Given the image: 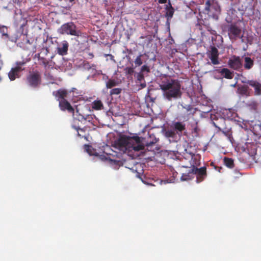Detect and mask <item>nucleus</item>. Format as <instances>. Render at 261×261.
Listing matches in <instances>:
<instances>
[{"mask_svg":"<svg viewBox=\"0 0 261 261\" xmlns=\"http://www.w3.org/2000/svg\"><path fill=\"white\" fill-rule=\"evenodd\" d=\"M235 35H239V34H237V33H236L234 34Z\"/></svg>","mask_w":261,"mask_h":261,"instance_id":"50","label":"nucleus"},{"mask_svg":"<svg viewBox=\"0 0 261 261\" xmlns=\"http://www.w3.org/2000/svg\"><path fill=\"white\" fill-rule=\"evenodd\" d=\"M83 118H84V120L86 119V118H84L83 116Z\"/></svg>","mask_w":261,"mask_h":261,"instance_id":"49","label":"nucleus"},{"mask_svg":"<svg viewBox=\"0 0 261 261\" xmlns=\"http://www.w3.org/2000/svg\"><path fill=\"white\" fill-rule=\"evenodd\" d=\"M245 80H247L246 79L245 77H244V79L243 81H245Z\"/></svg>","mask_w":261,"mask_h":261,"instance_id":"48","label":"nucleus"},{"mask_svg":"<svg viewBox=\"0 0 261 261\" xmlns=\"http://www.w3.org/2000/svg\"><path fill=\"white\" fill-rule=\"evenodd\" d=\"M59 106L61 110L63 111H67L69 113H74L73 108L66 99L60 100Z\"/></svg>","mask_w":261,"mask_h":261,"instance_id":"12","label":"nucleus"},{"mask_svg":"<svg viewBox=\"0 0 261 261\" xmlns=\"http://www.w3.org/2000/svg\"><path fill=\"white\" fill-rule=\"evenodd\" d=\"M220 73L225 78L227 79H232L233 78V73L227 68H223L220 71Z\"/></svg>","mask_w":261,"mask_h":261,"instance_id":"21","label":"nucleus"},{"mask_svg":"<svg viewBox=\"0 0 261 261\" xmlns=\"http://www.w3.org/2000/svg\"><path fill=\"white\" fill-rule=\"evenodd\" d=\"M200 155L199 154H191L190 165L192 168L197 167L200 165Z\"/></svg>","mask_w":261,"mask_h":261,"instance_id":"15","label":"nucleus"},{"mask_svg":"<svg viewBox=\"0 0 261 261\" xmlns=\"http://www.w3.org/2000/svg\"><path fill=\"white\" fill-rule=\"evenodd\" d=\"M114 153H110L113 156H116L117 158L120 159L122 156V153L120 152H117L116 151H113Z\"/></svg>","mask_w":261,"mask_h":261,"instance_id":"37","label":"nucleus"},{"mask_svg":"<svg viewBox=\"0 0 261 261\" xmlns=\"http://www.w3.org/2000/svg\"><path fill=\"white\" fill-rule=\"evenodd\" d=\"M85 150L90 154H92V150L93 149L91 146L89 145H85L84 146Z\"/></svg>","mask_w":261,"mask_h":261,"instance_id":"35","label":"nucleus"},{"mask_svg":"<svg viewBox=\"0 0 261 261\" xmlns=\"http://www.w3.org/2000/svg\"><path fill=\"white\" fill-rule=\"evenodd\" d=\"M27 81L31 87L36 88L41 83V75L39 71H35L30 73L27 77Z\"/></svg>","mask_w":261,"mask_h":261,"instance_id":"5","label":"nucleus"},{"mask_svg":"<svg viewBox=\"0 0 261 261\" xmlns=\"http://www.w3.org/2000/svg\"><path fill=\"white\" fill-rule=\"evenodd\" d=\"M20 30L21 31V33H23V32H25V33H27L28 30H27V22H23L21 24L20 26Z\"/></svg>","mask_w":261,"mask_h":261,"instance_id":"34","label":"nucleus"},{"mask_svg":"<svg viewBox=\"0 0 261 261\" xmlns=\"http://www.w3.org/2000/svg\"><path fill=\"white\" fill-rule=\"evenodd\" d=\"M228 65L231 68L239 71L242 67V63L240 57L233 56L228 61Z\"/></svg>","mask_w":261,"mask_h":261,"instance_id":"9","label":"nucleus"},{"mask_svg":"<svg viewBox=\"0 0 261 261\" xmlns=\"http://www.w3.org/2000/svg\"><path fill=\"white\" fill-rule=\"evenodd\" d=\"M196 29L197 31H200L201 33H205V32H212L213 29L209 25L205 24H198L196 25Z\"/></svg>","mask_w":261,"mask_h":261,"instance_id":"19","label":"nucleus"},{"mask_svg":"<svg viewBox=\"0 0 261 261\" xmlns=\"http://www.w3.org/2000/svg\"><path fill=\"white\" fill-rule=\"evenodd\" d=\"M249 85L245 84L237 88V93L243 96L249 97L253 95V91L249 88Z\"/></svg>","mask_w":261,"mask_h":261,"instance_id":"11","label":"nucleus"},{"mask_svg":"<svg viewBox=\"0 0 261 261\" xmlns=\"http://www.w3.org/2000/svg\"><path fill=\"white\" fill-rule=\"evenodd\" d=\"M143 138L139 136L129 137L122 135L115 142L114 147L120 151L126 152L127 150L138 151L144 149Z\"/></svg>","mask_w":261,"mask_h":261,"instance_id":"2","label":"nucleus"},{"mask_svg":"<svg viewBox=\"0 0 261 261\" xmlns=\"http://www.w3.org/2000/svg\"><path fill=\"white\" fill-rule=\"evenodd\" d=\"M159 87L163 92L164 97L169 101L181 96V85L177 80L165 75L162 77Z\"/></svg>","mask_w":261,"mask_h":261,"instance_id":"1","label":"nucleus"},{"mask_svg":"<svg viewBox=\"0 0 261 261\" xmlns=\"http://www.w3.org/2000/svg\"><path fill=\"white\" fill-rule=\"evenodd\" d=\"M141 86H142L143 87H144L145 86V85L141 84Z\"/></svg>","mask_w":261,"mask_h":261,"instance_id":"46","label":"nucleus"},{"mask_svg":"<svg viewBox=\"0 0 261 261\" xmlns=\"http://www.w3.org/2000/svg\"><path fill=\"white\" fill-rule=\"evenodd\" d=\"M244 27V23L241 21H238L233 23L224 24L222 25V29L223 32H228L229 33H241Z\"/></svg>","mask_w":261,"mask_h":261,"instance_id":"4","label":"nucleus"},{"mask_svg":"<svg viewBox=\"0 0 261 261\" xmlns=\"http://www.w3.org/2000/svg\"><path fill=\"white\" fill-rule=\"evenodd\" d=\"M244 62V66L247 70L251 69L254 65V61L250 57H245Z\"/></svg>","mask_w":261,"mask_h":261,"instance_id":"20","label":"nucleus"},{"mask_svg":"<svg viewBox=\"0 0 261 261\" xmlns=\"http://www.w3.org/2000/svg\"><path fill=\"white\" fill-rule=\"evenodd\" d=\"M208 57L211 60L212 63L214 65L219 64L218 60V50L215 47L213 46L211 48L210 53L208 54Z\"/></svg>","mask_w":261,"mask_h":261,"instance_id":"13","label":"nucleus"},{"mask_svg":"<svg viewBox=\"0 0 261 261\" xmlns=\"http://www.w3.org/2000/svg\"><path fill=\"white\" fill-rule=\"evenodd\" d=\"M193 172H192V169L188 173H183L181 176V180H188L193 178Z\"/></svg>","mask_w":261,"mask_h":261,"instance_id":"29","label":"nucleus"},{"mask_svg":"<svg viewBox=\"0 0 261 261\" xmlns=\"http://www.w3.org/2000/svg\"><path fill=\"white\" fill-rule=\"evenodd\" d=\"M111 162H114L115 164H118V163L120 162V161L117 160L115 159H110Z\"/></svg>","mask_w":261,"mask_h":261,"instance_id":"42","label":"nucleus"},{"mask_svg":"<svg viewBox=\"0 0 261 261\" xmlns=\"http://www.w3.org/2000/svg\"><path fill=\"white\" fill-rule=\"evenodd\" d=\"M141 71V72L146 71L149 72L150 71V69L148 66L146 65H144L142 66Z\"/></svg>","mask_w":261,"mask_h":261,"instance_id":"39","label":"nucleus"},{"mask_svg":"<svg viewBox=\"0 0 261 261\" xmlns=\"http://www.w3.org/2000/svg\"><path fill=\"white\" fill-rule=\"evenodd\" d=\"M144 79V75L143 74L139 73L137 75V80L139 81H141Z\"/></svg>","mask_w":261,"mask_h":261,"instance_id":"40","label":"nucleus"},{"mask_svg":"<svg viewBox=\"0 0 261 261\" xmlns=\"http://www.w3.org/2000/svg\"><path fill=\"white\" fill-rule=\"evenodd\" d=\"M26 62L20 61L16 63V66L12 68L8 73V76L11 81L15 80L17 77H19V73L24 70V65Z\"/></svg>","mask_w":261,"mask_h":261,"instance_id":"6","label":"nucleus"},{"mask_svg":"<svg viewBox=\"0 0 261 261\" xmlns=\"http://www.w3.org/2000/svg\"><path fill=\"white\" fill-rule=\"evenodd\" d=\"M242 83L247 84L253 88V95L261 96V83L254 80L242 81Z\"/></svg>","mask_w":261,"mask_h":261,"instance_id":"8","label":"nucleus"},{"mask_svg":"<svg viewBox=\"0 0 261 261\" xmlns=\"http://www.w3.org/2000/svg\"><path fill=\"white\" fill-rule=\"evenodd\" d=\"M169 5H170L169 7L167 6V7L166 8V12L165 15H166V17H167L168 20L169 19H171L172 17L174 12V10L173 8V7H172L170 3H169Z\"/></svg>","mask_w":261,"mask_h":261,"instance_id":"22","label":"nucleus"},{"mask_svg":"<svg viewBox=\"0 0 261 261\" xmlns=\"http://www.w3.org/2000/svg\"><path fill=\"white\" fill-rule=\"evenodd\" d=\"M223 160L224 164L226 167L229 168L234 167V162L232 159L225 157Z\"/></svg>","mask_w":261,"mask_h":261,"instance_id":"26","label":"nucleus"},{"mask_svg":"<svg viewBox=\"0 0 261 261\" xmlns=\"http://www.w3.org/2000/svg\"><path fill=\"white\" fill-rule=\"evenodd\" d=\"M3 35L14 42H16L18 39V34H3Z\"/></svg>","mask_w":261,"mask_h":261,"instance_id":"25","label":"nucleus"},{"mask_svg":"<svg viewBox=\"0 0 261 261\" xmlns=\"http://www.w3.org/2000/svg\"><path fill=\"white\" fill-rule=\"evenodd\" d=\"M142 55H140L138 56L135 60V64L136 66H140L142 64V61L141 60Z\"/></svg>","mask_w":261,"mask_h":261,"instance_id":"33","label":"nucleus"},{"mask_svg":"<svg viewBox=\"0 0 261 261\" xmlns=\"http://www.w3.org/2000/svg\"><path fill=\"white\" fill-rule=\"evenodd\" d=\"M167 3V0H159V3L163 4Z\"/></svg>","mask_w":261,"mask_h":261,"instance_id":"43","label":"nucleus"},{"mask_svg":"<svg viewBox=\"0 0 261 261\" xmlns=\"http://www.w3.org/2000/svg\"><path fill=\"white\" fill-rule=\"evenodd\" d=\"M173 128L177 134H179L186 129V125L181 122H175L173 123Z\"/></svg>","mask_w":261,"mask_h":261,"instance_id":"16","label":"nucleus"},{"mask_svg":"<svg viewBox=\"0 0 261 261\" xmlns=\"http://www.w3.org/2000/svg\"><path fill=\"white\" fill-rule=\"evenodd\" d=\"M74 0H69V2L72 3Z\"/></svg>","mask_w":261,"mask_h":261,"instance_id":"45","label":"nucleus"},{"mask_svg":"<svg viewBox=\"0 0 261 261\" xmlns=\"http://www.w3.org/2000/svg\"><path fill=\"white\" fill-rule=\"evenodd\" d=\"M192 172H193V174L196 175L197 183L202 182L207 176L206 168L205 166L199 168L197 167L192 168Z\"/></svg>","mask_w":261,"mask_h":261,"instance_id":"7","label":"nucleus"},{"mask_svg":"<svg viewBox=\"0 0 261 261\" xmlns=\"http://www.w3.org/2000/svg\"><path fill=\"white\" fill-rule=\"evenodd\" d=\"M75 28L76 27L73 22H67L61 26L60 33H76Z\"/></svg>","mask_w":261,"mask_h":261,"instance_id":"14","label":"nucleus"},{"mask_svg":"<svg viewBox=\"0 0 261 261\" xmlns=\"http://www.w3.org/2000/svg\"><path fill=\"white\" fill-rule=\"evenodd\" d=\"M215 127L218 128V131L222 132V133L227 138V139L231 142L232 139V132L230 128L224 126L223 124L219 125L216 122H214Z\"/></svg>","mask_w":261,"mask_h":261,"instance_id":"10","label":"nucleus"},{"mask_svg":"<svg viewBox=\"0 0 261 261\" xmlns=\"http://www.w3.org/2000/svg\"><path fill=\"white\" fill-rule=\"evenodd\" d=\"M103 108V104L100 100H95L92 103V108L96 110H101Z\"/></svg>","mask_w":261,"mask_h":261,"instance_id":"27","label":"nucleus"},{"mask_svg":"<svg viewBox=\"0 0 261 261\" xmlns=\"http://www.w3.org/2000/svg\"><path fill=\"white\" fill-rule=\"evenodd\" d=\"M118 85V83L114 79H109L106 83V87L111 89Z\"/></svg>","mask_w":261,"mask_h":261,"instance_id":"28","label":"nucleus"},{"mask_svg":"<svg viewBox=\"0 0 261 261\" xmlns=\"http://www.w3.org/2000/svg\"><path fill=\"white\" fill-rule=\"evenodd\" d=\"M40 60H41L42 61V64L45 66H46L47 64H48V61L44 58H40L39 59Z\"/></svg>","mask_w":261,"mask_h":261,"instance_id":"41","label":"nucleus"},{"mask_svg":"<svg viewBox=\"0 0 261 261\" xmlns=\"http://www.w3.org/2000/svg\"><path fill=\"white\" fill-rule=\"evenodd\" d=\"M8 32V28L5 25H0V33H7Z\"/></svg>","mask_w":261,"mask_h":261,"instance_id":"38","label":"nucleus"},{"mask_svg":"<svg viewBox=\"0 0 261 261\" xmlns=\"http://www.w3.org/2000/svg\"><path fill=\"white\" fill-rule=\"evenodd\" d=\"M70 35H76L77 34H73V33H72V34H70Z\"/></svg>","mask_w":261,"mask_h":261,"instance_id":"47","label":"nucleus"},{"mask_svg":"<svg viewBox=\"0 0 261 261\" xmlns=\"http://www.w3.org/2000/svg\"><path fill=\"white\" fill-rule=\"evenodd\" d=\"M121 91H122V89L121 88H114V89H112L110 91V94L111 95H118L121 92Z\"/></svg>","mask_w":261,"mask_h":261,"instance_id":"31","label":"nucleus"},{"mask_svg":"<svg viewBox=\"0 0 261 261\" xmlns=\"http://www.w3.org/2000/svg\"><path fill=\"white\" fill-rule=\"evenodd\" d=\"M184 108L186 109L187 112H189V114L193 115L195 113L194 110L191 105H188L186 107H184Z\"/></svg>","mask_w":261,"mask_h":261,"instance_id":"32","label":"nucleus"},{"mask_svg":"<svg viewBox=\"0 0 261 261\" xmlns=\"http://www.w3.org/2000/svg\"><path fill=\"white\" fill-rule=\"evenodd\" d=\"M225 121H226L225 119H224L223 118H221L220 119H218L216 122L219 125L223 124L224 125V126H226ZM214 122H213V124H214Z\"/></svg>","mask_w":261,"mask_h":261,"instance_id":"36","label":"nucleus"},{"mask_svg":"<svg viewBox=\"0 0 261 261\" xmlns=\"http://www.w3.org/2000/svg\"><path fill=\"white\" fill-rule=\"evenodd\" d=\"M133 69H129V70H128V73H130L132 72H133Z\"/></svg>","mask_w":261,"mask_h":261,"instance_id":"44","label":"nucleus"},{"mask_svg":"<svg viewBox=\"0 0 261 261\" xmlns=\"http://www.w3.org/2000/svg\"><path fill=\"white\" fill-rule=\"evenodd\" d=\"M53 94L56 97L58 98V100L66 99L65 98L67 95V92L64 89H59L57 91L53 92Z\"/></svg>","mask_w":261,"mask_h":261,"instance_id":"17","label":"nucleus"},{"mask_svg":"<svg viewBox=\"0 0 261 261\" xmlns=\"http://www.w3.org/2000/svg\"><path fill=\"white\" fill-rule=\"evenodd\" d=\"M19 37L22 39L24 44H32L34 42L33 39H29L28 34H20Z\"/></svg>","mask_w":261,"mask_h":261,"instance_id":"24","label":"nucleus"},{"mask_svg":"<svg viewBox=\"0 0 261 261\" xmlns=\"http://www.w3.org/2000/svg\"><path fill=\"white\" fill-rule=\"evenodd\" d=\"M204 10L209 17L215 20H218L221 13V8L217 2L215 0H206Z\"/></svg>","mask_w":261,"mask_h":261,"instance_id":"3","label":"nucleus"},{"mask_svg":"<svg viewBox=\"0 0 261 261\" xmlns=\"http://www.w3.org/2000/svg\"><path fill=\"white\" fill-rule=\"evenodd\" d=\"M149 138L150 140L148 141L146 143V146L147 148L152 146L159 141V139L156 138L153 134L149 135Z\"/></svg>","mask_w":261,"mask_h":261,"instance_id":"23","label":"nucleus"},{"mask_svg":"<svg viewBox=\"0 0 261 261\" xmlns=\"http://www.w3.org/2000/svg\"><path fill=\"white\" fill-rule=\"evenodd\" d=\"M176 133L174 130L168 129L165 132V136L168 138H174L176 135Z\"/></svg>","mask_w":261,"mask_h":261,"instance_id":"30","label":"nucleus"},{"mask_svg":"<svg viewBox=\"0 0 261 261\" xmlns=\"http://www.w3.org/2000/svg\"><path fill=\"white\" fill-rule=\"evenodd\" d=\"M68 48V43L67 42L63 43L62 46L58 47L57 48L58 53L62 56L67 54Z\"/></svg>","mask_w":261,"mask_h":261,"instance_id":"18","label":"nucleus"}]
</instances>
